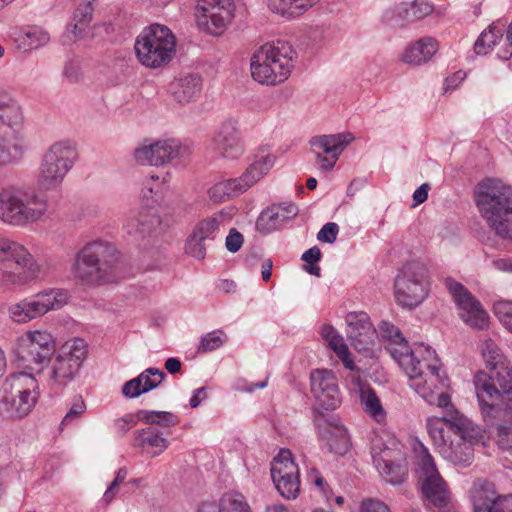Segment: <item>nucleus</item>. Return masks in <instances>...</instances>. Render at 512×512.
<instances>
[{
	"label": "nucleus",
	"mask_w": 512,
	"mask_h": 512,
	"mask_svg": "<svg viewBox=\"0 0 512 512\" xmlns=\"http://www.w3.org/2000/svg\"><path fill=\"white\" fill-rule=\"evenodd\" d=\"M429 286L427 267L419 261L407 262L395 278L396 301L402 307L415 308L427 298Z\"/></svg>",
	"instance_id": "nucleus-14"
},
{
	"label": "nucleus",
	"mask_w": 512,
	"mask_h": 512,
	"mask_svg": "<svg viewBox=\"0 0 512 512\" xmlns=\"http://www.w3.org/2000/svg\"><path fill=\"white\" fill-rule=\"evenodd\" d=\"M308 478L316 487L320 489L327 500H329L330 490L325 478L320 474V472L317 469L312 468L309 471Z\"/></svg>",
	"instance_id": "nucleus-60"
},
{
	"label": "nucleus",
	"mask_w": 512,
	"mask_h": 512,
	"mask_svg": "<svg viewBox=\"0 0 512 512\" xmlns=\"http://www.w3.org/2000/svg\"><path fill=\"white\" fill-rule=\"evenodd\" d=\"M297 57L293 47L277 41L261 46L251 58V74L261 84L277 85L290 75Z\"/></svg>",
	"instance_id": "nucleus-7"
},
{
	"label": "nucleus",
	"mask_w": 512,
	"mask_h": 512,
	"mask_svg": "<svg viewBox=\"0 0 512 512\" xmlns=\"http://www.w3.org/2000/svg\"><path fill=\"white\" fill-rule=\"evenodd\" d=\"M226 219L227 216L223 211L216 212L197 222L192 232L203 241H213L219 235L220 227L224 225Z\"/></svg>",
	"instance_id": "nucleus-39"
},
{
	"label": "nucleus",
	"mask_w": 512,
	"mask_h": 512,
	"mask_svg": "<svg viewBox=\"0 0 512 512\" xmlns=\"http://www.w3.org/2000/svg\"><path fill=\"white\" fill-rule=\"evenodd\" d=\"M329 347L335 352L337 357L341 360L342 364H348V358L351 357L349 349L344 342L343 337L337 334L332 340L328 342Z\"/></svg>",
	"instance_id": "nucleus-58"
},
{
	"label": "nucleus",
	"mask_w": 512,
	"mask_h": 512,
	"mask_svg": "<svg viewBox=\"0 0 512 512\" xmlns=\"http://www.w3.org/2000/svg\"><path fill=\"white\" fill-rule=\"evenodd\" d=\"M361 512H390V510L385 503L370 499L362 502Z\"/></svg>",
	"instance_id": "nucleus-63"
},
{
	"label": "nucleus",
	"mask_w": 512,
	"mask_h": 512,
	"mask_svg": "<svg viewBox=\"0 0 512 512\" xmlns=\"http://www.w3.org/2000/svg\"><path fill=\"white\" fill-rule=\"evenodd\" d=\"M22 155L21 148L4 138H0V166H5L19 159Z\"/></svg>",
	"instance_id": "nucleus-55"
},
{
	"label": "nucleus",
	"mask_w": 512,
	"mask_h": 512,
	"mask_svg": "<svg viewBox=\"0 0 512 512\" xmlns=\"http://www.w3.org/2000/svg\"><path fill=\"white\" fill-rule=\"evenodd\" d=\"M493 312L505 329L512 334V301L499 300L495 302Z\"/></svg>",
	"instance_id": "nucleus-54"
},
{
	"label": "nucleus",
	"mask_w": 512,
	"mask_h": 512,
	"mask_svg": "<svg viewBox=\"0 0 512 512\" xmlns=\"http://www.w3.org/2000/svg\"><path fill=\"white\" fill-rule=\"evenodd\" d=\"M245 192L246 191L237 177L214 184L208 190V196L214 203H221L228 198L239 196Z\"/></svg>",
	"instance_id": "nucleus-40"
},
{
	"label": "nucleus",
	"mask_w": 512,
	"mask_h": 512,
	"mask_svg": "<svg viewBox=\"0 0 512 512\" xmlns=\"http://www.w3.org/2000/svg\"><path fill=\"white\" fill-rule=\"evenodd\" d=\"M227 336L221 330L211 331L203 335L197 348L198 353H207L220 348L226 341Z\"/></svg>",
	"instance_id": "nucleus-53"
},
{
	"label": "nucleus",
	"mask_w": 512,
	"mask_h": 512,
	"mask_svg": "<svg viewBox=\"0 0 512 512\" xmlns=\"http://www.w3.org/2000/svg\"><path fill=\"white\" fill-rule=\"evenodd\" d=\"M234 10L233 0H197V25L207 33L218 35L231 23Z\"/></svg>",
	"instance_id": "nucleus-17"
},
{
	"label": "nucleus",
	"mask_w": 512,
	"mask_h": 512,
	"mask_svg": "<svg viewBox=\"0 0 512 512\" xmlns=\"http://www.w3.org/2000/svg\"><path fill=\"white\" fill-rule=\"evenodd\" d=\"M319 0H269L268 7L273 13L286 18H295L303 15Z\"/></svg>",
	"instance_id": "nucleus-38"
},
{
	"label": "nucleus",
	"mask_w": 512,
	"mask_h": 512,
	"mask_svg": "<svg viewBox=\"0 0 512 512\" xmlns=\"http://www.w3.org/2000/svg\"><path fill=\"white\" fill-rule=\"evenodd\" d=\"M377 334L399 366L428 352V345L423 343L415 344L411 348L400 329L389 321L383 320L379 323Z\"/></svg>",
	"instance_id": "nucleus-19"
},
{
	"label": "nucleus",
	"mask_w": 512,
	"mask_h": 512,
	"mask_svg": "<svg viewBox=\"0 0 512 512\" xmlns=\"http://www.w3.org/2000/svg\"><path fill=\"white\" fill-rule=\"evenodd\" d=\"M71 273L83 285L107 283L120 276V259L117 248L110 242L95 240L86 243L75 255Z\"/></svg>",
	"instance_id": "nucleus-2"
},
{
	"label": "nucleus",
	"mask_w": 512,
	"mask_h": 512,
	"mask_svg": "<svg viewBox=\"0 0 512 512\" xmlns=\"http://www.w3.org/2000/svg\"><path fill=\"white\" fill-rule=\"evenodd\" d=\"M206 247V241L194 236V233L191 232L185 244V252L197 260H203L206 255Z\"/></svg>",
	"instance_id": "nucleus-56"
},
{
	"label": "nucleus",
	"mask_w": 512,
	"mask_h": 512,
	"mask_svg": "<svg viewBox=\"0 0 512 512\" xmlns=\"http://www.w3.org/2000/svg\"><path fill=\"white\" fill-rule=\"evenodd\" d=\"M77 159L76 148L66 141L55 142L43 155L37 185L42 191L58 190Z\"/></svg>",
	"instance_id": "nucleus-10"
},
{
	"label": "nucleus",
	"mask_w": 512,
	"mask_h": 512,
	"mask_svg": "<svg viewBox=\"0 0 512 512\" xmlns=\"http://www.w3.org/2000/svg\"><path fill=\"white\" fill-rule=\"evenodd\" d=\"M473 382L478 401L480 390H486L491 393L494 390L497 393V397L492 396L490 399H486L487 405L505 406L506 404L500 403L504 397L512 402V368L509 362L491 369L490 374L484 371L477 372Z\"/></svg>",
	"instance_id": "nucleus-18"
},
{
	"label": "nucleus",
	"mask_w": 512,
	"mask_h": 512,
	"mask_svg": "<svg viewBox=\"0 0 512 512\" xmlns=\"http://www.w3.org/2000/svg\"><path fill=\"white\" fill-rule=\"evenodd\" d=\"M23 112L20 105L6 94L0 95V120L12 127L17 128L23 123Z\"/></svg>",
	"instance_id": "nucleus-42"
},
{
	"label": "nucleus",
	"mask_w": 512,
	"mask_h": 512,
	"mask_svg": "<svg viewBox=\"0 0 512 512\" xmlns=\"http://www.w3.org/2000/svg\"><path fill=\"white\" fill-rule=\"evenodd\" d=\"M475 202L490 229L512 240V187L499 180H485L475 192Z\"/></svg>",
	"instance_id": "nucleus-4"
},
{
	"label": "nucleus",
	"mask_w": 512,
	"mask_h": 512,
	"mask_svg": "<svg viewBox=\"0 0 512 512\" xmlns=\"http://www.w3.org/2000/svg\"><path fill=\"white\" fill-rule=\"evenodd\" d=\"M438 50V42L432 37H423L407 46L401 60L412 65L428 62Z\"/></svg>",
	"instance_id": "nucleus-34"
},
{
	"label": "nucleus",
	"mask_w": 512,
	"mask_h": 512,
	"mask_svg": "<svg viewBox=\"0 0 512 512\" xmlns=\"http://www.w3.org/2000/svg\"><path fill=\"white\" fill-rule=\"evenodd\" d=\"M310 391L316 403L325 410H335L341 404L337 379L330 370L317 369L311 372Z\"/></svg>",
	"instance_id": "nucleus-25"
},
{
	"label": "nucleus",
	"mask_w": 512,
	"mask_h": 512,
	"mask_svg": "<svg viewBox=\"0 0 512 512\" xmlns=\"http://www.w3.org/2000/svg\"><path fill=\"white\" fill-rule=\"evenodd\" d=\"M320 438L328 446L329 451L338 455H344L350 448V438L347 429L335 420H327L318 426Z\"/></svg>",
	"instance_id": "nucleus-32"
},
{
	"label": "nucleus",
	"mask_w": 512,
	"mask_h": 512,
	"mask_svg": "<svg viewBox=\"0 0 512 512\" xmlns=\"http://www.w3.org/2000/svg\"><path fill=\"white\" fill-rule=\"evenodd\" d=\"M4 396L0 401V416L17 420L30 414L40 396L37 379L30 373L10 375L3 383Z\"/></svg>",
	"instance_id": "nucleus-8"
},
{
	"label": "nucleus",
	"mask_w": 512,
	"mask_h": 512,
	"mask_svg": "<svg viewBox=\"0 0 512 512\" xmlns=\"http://www.w3.org/2000/svg\"><path fill=\"white\" fill-rule=\"evenodd\" d=\"M359 396L364 411L378 423L383 422L386 418V413L375 391L369 387L360 392Z\"/></svg>",
	"instance_id": "nucleus-46"
},
{
	"label": "nucleus",
	"mask_w": 512,
	"mask_h": 512,
	"mask_svg": "<svg viewBox=\"0 0 512 512\" xmlns=\"http://www.w3.org/2000/svg\"><path fill=\"white\" fill-rule=\"evenodd\" d=\"M299 468L292 458L289 450L282 449L271 462V478L273 482H280L284 476H292L298 473Z\"/></svg>",
	"instance_id": "nucleus-41"
},
{
	"label": "nucleus",
	"mask_w": 512,
	"mask_h": 512,
	"mask_svg": "<svg viewBox=\"0 0 512 512\" xmlns=\"http://www.w3.org/2000/svg\"><path fill=\"white\" fill-rule=\"evenodd\" d=\"M481 353L490 370L509 362L502 349L490 338L483 340Z\"/></svg>",
	"instance_id": "nucleus-48"
},
{
	"label": "nucleus",
	"mask_w": 512,
	"mask_h": 512,
	"mask_svg": "<svg viewBox=\"0 0 512 512\" xmlns=\"http://www.w3.org/2000/svg\"><path fill=\"white\" fill-rule=\"evenodd\" d=\"M56 351V341L46 330L27 331L17 337L12 353L26 368L43 373Z\"/></svg>",
	"instance_id": "nucleus-12"
},
{
	"label": "nucleus",
	"mask_w": 512,
	"mask_h": 512,
	"mask_svg": "<svg viewBox=\"0 0 512 512\" xmlns=\"http://www.w3.org/2000/svg\"><path fill=\"white\" fill-rule=\"evenodd\" d=\"M137 418L151 426L159 425L161 427H172L179 423V417L168 411L140 410Z\"/></svg>",
	"instance_id": "nucleus-45"
},
{
	"label": "nucleus",
	"mask_w": 512,
	"mask_h": 512,
	"mask_svg": "<svg viewBox=\"0 0 512 512\" xmlns=\"http://www.w3.org/2000/svg\"><path fill=\"white\" fill-rule=\"evenodd\" d=\"M47 275L46 265L38 261L19 241L0 237V283L20 286Z\"/></svg>",
	"instance_id": "nucleus-6"
},
{
	"label": "nucleus",
	"mask_w": 512,
	"mask_h": 512,
	"mask_svg": "<svg viewBox=\"0 0 512 512\" xmlns=\"http://www.w3.org/2000/svg\"><path fill=\"white\" fill-rule=\"evenodd\" d=\"M445 284L459 309L461 319L471 327L483 329L488 323V315L480 302L461 283L448 278Z\"/></svg>",
	"instance_id": "nucleus-21"
},
{
	"label": "nucleus",
	"mask_w": 512,
	"mask_h": 512,
	"mask_svg": "<svg viewBox=\"0 0 512 512\" xmlns=\"http://www.w3.org/2000/svg\"><path fill=\"white\" fill-rule=\"evenodd\" d=\"M339 227L334 222L326 223L318 232L317 239L321 242L332 244L336 241Z\"/></svg>",
	"instance_id": "nucleus-59"
},
{
	"label": "nucleus",
	"mask_w": 512,
	"mask_h": 512,
	"mask_svg": "<svg viewBox=\"0 0 512 512\" xmlns=\"http://www.w3.org/2000/svg\"><path fill=\"white\" fill-rule=\"evenodd\" d=\"M136 444L141 448H154L151 456L155 457L163 453L169 446V441L163 433L154 426H148L137 430Z\"/></svg>",
	"instance_id": "nucleus-37"
},
{
	"label": "nucleus",
	"mask_w": 512,
	"mask_h": 512,
	"mask_svg": "<svg viewBox=\"0 0 512 512\" xmlns=\"http://www.w3.org/2000/svg\"><path fill=\"white\" fill-rule=\"evenodd\" d=\"M434 5L427 0H415L411 3H401L385 11L383 20L390 26L404 25L430 15Z\"/></svg>",
	"instance_id": "nucleus-27"
},
{
	"label": "nucleus",
	"mask_w": 512,
	"mask_h": 512,
	"mask_svg": "<svg viewBox=\"0 0 512 512\" xmlns=\"http://www.w3.org/2000/svg\"><path fill=\"white\" fill-rule=\"evenodd\" d=\"M348 364H343L347 373L345 374V381L353 392L360 393L369 388L363 370L356 366L353 359L348 358Z\"/></svg>",
	"instance_id": "nucleus-50"
},
{
	"label": "nucleus",
	"mask_w": 512,
	"mask_h": 512,
	"mask_svg": "<svg viewBox=\"0 0 512 512\" xmlns=\"http://www.w3.org/2000/svg\"><path fill=\"white\" fill-rule=\"evenodd\" d=\"M85 410H86V405H85L83 399L81 397L75 399V401L72 403L70 409L64 416V418L60 424V427L62 428L63 426L69 425V424L75 422L76 420H78L81 417V415L85 412Z\"/></svg>",
	"instance_id": "nucleus-57"
},
{
	"label": "nucleus",
	"mask_w": 512,
	"mask_h": 512,
	"mask_svg": "<svg viewBox=\"0 0 512 512\" xmlns=\"http://www.w3.org/2000/svg\"><path fill=\"white\" fill-rule=\"evenodd\" d=\"M473 512H512V496L500 495L492 482L477 479L470 489Z\"/></svg>",
	"instance_id": "nucleus-22"
},
{
	"label": "nucleus",
	"mask_w": 512,
	"mask_h": 512,
	"mask_svg": "<svg viewBox=\"0 0 512 512\" xmlns=\"http://www.w3.org/2000/svg\"><path fill=\"white\" fill-rule=\"evenodd\" d=\"M421 489L429 503L440 509L447 507L450 496L447 485L441 476L423 479Z\"/></svg>",
	"instance_id": "nucleus-36"
},
{
	"label": "nucleus",
	"mask_w": 512,
	"mask_h": 512,
	"mask_svg": "<svg viewBox=\"0 0 512 512\" xmlns=\"http://www.w3.org/2000/svg\"><path fill=\"white\" fill-rule=\"evenodd\" d=\"M201 88L202 79L195 73L182 75L170 85L174 100L181 104L196 100L200 95Z\"/></svg>",
	"instance_id": "nucleus-33"
},
{
	"label": "nucleus",
	"mask_w": 512,
	"mask_h": 512,
	"mask_svg": "<svg viewBox=\"0 0 512 512\" xmlns=\"http://www.w3.org/2000/svg\"><path fill=\"white\" fill-rule=\"evenodd\" d=\"M347 338L351 346L359 352L368 351L374 345L377 330L364 313H350L347 318Z\"/></svg>",
	"instance_id": "nucleus-26"
},
{
	"label": "nucleus",
	"mask_w": 512,
	"mask_h": 512,
	"mask_svg": "<svg viewBox=\"0 0 512 512\" xmlns=\"http://www.w3.org/2000/svg\"><path fill=\"white\" fill-rule=\"evenodd\" d=\"M85 358L86 347L83 340L67 342L40 375L45 377L51 389H63L74 381Z\"/></svg>",
	"instance_id": "nucleus-13"
},
{
	"label": "nucleus",
	"mask_w": 512,
	"mask_h": 512,
	"mask_svg": "<svg viewBox=\"0 0 512 512\" xmlns=\"http://www.w3.org/2000/svg\"><path fill=\"white\" fill-rule=\"evenodd\" d=\"M181 143L175 138L155 141L146 139L134 150V159L140 165L164 166L180 156Z\"/></svg>",
	"instance_id": "nucleus-20"
},
{
	"label": "nucleus",
	"mask_w": 512,
	"mask_h": 512,
	"mask_svg": "<svg viewBox=\"0 0 512 512\" xmlns=\"http://www.w3.org/2000/svg\"><path fill=\"white\" fill-rule=\"evenodd\" d=\"M93 11V5L89 3H82L75 10L72 22L69 24V27H72L71 32L76 38H81L83 36V32L89 26L92 20Z\"/></svg>",
	"instance_id": "nucleus-47"
},
{
	"label": "nucleus",
	"mask_w": 512,
	"mask_h": 512,
	"mask_svg": "<svg viewBox=\"0 0 512 512\" xmlns=\"http://www.w3.org/2000/svg\"><path fill=\"white\" fill-rule=\"evenodd\" d=\"M480 391V412L497 445L502 450L512 449V409L508 405H487L486 399H490L492 396L497 397V393L494 390H492V394L486 390Z\"/></svg>",
	"instance_id": "nucleus-16"
},
{
	"label": "nucleus",
	"mask_w": 512,
	"mask_h": 512,
	"mask_svg": "<svg viewBox=\"0 0 512 512\" xmlns=\"http://www.w3.org/2000/svg\"><path fill=\"white\" fill-rule=\"evenodd\" d=\"M175 47V36L168 27L160 24L144 28L134 45L139 62L150 68L168 63L175 54Z\"/></svg>",
	"instance_id": "nucleus-9"
},
{
	"label": "nucleus",
	"mask_w": 512,
	"mask_h": 512,
	"mask_svg": "<svg viewBox=\"0 0 512 512\" xmlns=\"http://www.w3.org/2000/svg\"><path fill=\"white\" fill-rule=\"evenodd\" d=\"M48 198L15 186L0 190V220L13 227H27L49 216Z\"/></svg>",
	"instance_id": "nucleus-5"
},
{
	"label": "nucleus",
	"mask_w": 512,
	"mask_h": 512,
	"mask_svg": "<svg viewBox=\"0 0 512 512\" xmlns=\"http://www.w3.org/2000/svg\"><path fill=\"white\" fill-rule=\"evenodd\" d=\"M136 425V420L131 415L124 416L115 421V427L120 434L126 433Z\"/></svg>",
	"instance_id": "nucleus-64"
},
{
	"label": "nucleus",
	"mask_w": 512,
	"mask_h": 512,
	"mask_svg": "<svg viewBox=\"0 0 512 512\" xmlns=\"http://www.w3.org/2000/svg\"><path fill=\"white\" fill-rule=\"evenodd\" d=\"M276 157L268 146H260L253 154L251 162L238 177L245 191L265 177L274 166Z\"/></svg>",
	"instance_id": "nucleus-28"
},
{
	"label": "nucleus",
	"mask_w": 512,
	"mask_h": 512,
	"mask_svg": "<svg viewBox=\"0 0 512 512\" xmlns=\"http://www.w3.org/2000/svg\"><path fill=\"white\" fill-rule=\"evenodd\" d=\"M400 367L409 377V386L427 403L444 408V413L454 407L445 392L449 380L444 373L441 374L440 361L430 346L428 352Z\"/></svg>",
	"instance_id": "nucleus-3"
},
{
	"label": "nucleus",
	"mask_w": 512,
	"mask_h": 512,
	"mask_svg": "<svg viewBox=\"0 0 512 512\" xmlns=\"http://www.w3.org/2000/svg\"><path fill=\"white\" fill-rule=\"evenodd\" d=\"M226 248L229 252L235 253L239 251L243 244V236L236 229H231L226 237Z\"/></svg>",
	"instance_id": "nucleus-61"
},
{
	"label": "nucleus",
	"mask_w": 512,
	"mask_h": 512,
	"mask_svg": "<svg viewBox=\"0 0 512 512\" xmlns=\"http://www.w3.org/2000/svg\"><path fill=\"white\" fill-rule=\"evenodd\" d=\"M63 76L70 82H76L81 76L80 66L77 62L69 60L65 63Z\"/></svg>",
	"instance_id": "nucleus-62"
},
{
	"label": "nucleus",
	"mask_w": 512,
	"mask_h": 512,
	"mask_svg": "<svg viewBox=\"0 0 512 512\" xmlns=\"http://www.w3.org/2000/svg\"><path fill=\"white\" fill-rule=\"evenodd\" d=\"M351 133L321 135L311 138V150L316 156L317 164L322 170H330L336 164L340 154L351 143Z\"/></svg>",
	"instance_id": "nucleus-24"
},
{
	"label": "nucleus",
	"mask_w": 512,
	"mask_h": 512,
	"mask_svg": "<svg viewBox=\"0 0 512 512\" xmlns=\"http://www.w3.org/2000/svg\"><path fill=\"white\" fill-rule=\"evenodd\" d=\"M166 377L164 371L158 368H147L137 377L124 383L122 393L127 398H137L158 387Z\"/></svg>",
	"instance_id": "nucleus-31"
},
{
	"label": "nucleus",
	"mask_w": 512,
	"mask_h": 512,
	"mask_svg": "<svg viewBox=\"0 0 512 512\" xmlns=\"http://www.w3.org/2000/svg\"><path fill=\"white\" fill-rule=\"evenodd\" d=\"M426 426L435 449L445 460L463 467L472 463L479 430L471 420L451 407L443 417L429 418Z\"/></svg>",
	"instance_id": "nucleus-1"
},
{
	"label": "nucleus",
	"mask_w": 512,
	"mask_h": 512,
	"mask_svg": "<svg viewBox=\"0 0 512 512\" xmlns=\"http://www.w3.org/2000/svg\"><path fill=\"white\" fill-rule=\"evenodd\" d=\"M161 223L158 211L153 206L143 207L129 215L124 225L126 232L134 237H144Z\"/></svg>",
	"instance_id": "nucleus-30"
},
{
	"label": "nucleus",
	"mask_w": 512,
	"mask_h": 512,
	"mask_svg": "<svg viewBox=\"0 0 512 512\" xmlns=\"http://www.w3.org/2000/svg\"><path fill=\"white\" fill-rule=\"evenodd\" d=\"M503 33L494 24H491L477 38L474 44V51L478 55H486L502 38Z\"/></svg>",
	"instance_id": "nucleus-49"
},
{
	"label": "nucleus",
	"mask_w": 512,
	"mask_h": 512,
	"mask_svg": "<svg viewBox=\"0 0 512 512\" xmlns=\"http://www.w3.org/2000/svg\"><path fill=\"white\" fill-rule=\"evenodd\" d=\"M210 148L223 159L236 160L240 158L245 152V144L238 122L234 119L224 121L215 132Z\"/></svg>",
	"instance_id": "nucleus-23"
},
{
	"label": "nucleus",
	"mask_w": 512,
	"mask_h": 512,
	"mask_svg": "<svg viewBox=\"0 0 512 512\" xmlns=\"http://www.w3.org/2000/svg\"><path fill=\"white\" fill-rule=\"evenodd\" d=\"M199 512H252L245 497L240 493H226L216 505L212 502L203 503Z\"/></svg>",
	"instance_id": "nucleus-35"
},
{
	"label": "nucleus",
	"mask_w": 512,
	"mask_h": 512,
	"mask_svg": "<svg viewBox=\"0 0 512 512\" xmlns=\"http://www.w3.org/2000/svg\"><path fill=\"white\" fill-rule=\"evenodd\" d=\"M416 451L417 464L420 470V480L422 481L423 479H430L440 476L436 468L434 459L432 458L428 449L424 445L420 444L419 450Z\"/></svg>",
	"instance_id": "nucleus-51"
},
{
	"label": "nucleus",
	"mask_w": 512,
	"mask_h": 512,
	"mask_svg": "<svg viewBox=\"0 0 512 512\" xmlns=\"http://www.w3.org/2000/svg\"><path fill=\"white\" fill-rule=\"evenodd\" d=\"M167 176L168 174L160 177L159 175L151 174L145 177L142 181L141 196L146 201L158 203L162 199V195L167 189Z\"/></svg>",
	"instance_id": "nucleus-43"
},
{
	"label": "nucleus",
	"mask_w": 512,
	"mask_h": 512,
	"mask_svg": "<svg viewBox=\"0 0 512 512\" xmlns=\"http://www.w3.org/2000/svg\"><path fill=\"white\" fill-rule=\"evenodd\" d=\"M69 300L66 290L59 288L43 289L31 296L10 303L7 316L14 324H26L43 317L51 311L61 309Z\"/></svg>",
	"instance_id": "nucleus-11"
},
{
	"label": "nucleus",
	"mask_w": 512,
	"mask_h": 512,
	"mask_svg": "<svg viewBox=\"0 0 512 512\" xmlns=\"http://www.w3.org/2000/svg\"><path fill=\"white\" fill-rule=\"evenodd\" d=\"M280 482H273L280 495L287 499H295L300 491L299 472L294 475L284 476Z\"/></svg>",
	"instance_id": "nucleus-52"
},
{
	"label": "nucleus",
	"mask_w": 512,
	"mask_h": 512,
	"mask_svg": "<svg viewBox=\"0 0 512 512\" xmlns=\"http://www.w3.org/2000/svg\"><path fill=\"white\" fill-rule=\"evenodd\" d=\"M298 211V207L292 202L271 205L258 216L256 228L261 233H271L294 218Z\"/></svg>",
	"instance_id": "nucleus-29"
},
{
	"label": "nucleus",
	"mask_w": 512,
	"mask_h": 512,
	"mask_svg": "<svg viewBox=\"0 0 512 512\" xmlns=\"http://www.w3.org/2000/svg\"><path fill=\"white\" fill-rule=\"evenodd\" d=\"M18 40L30 49H38L48 44L50 35L40 26H28L19 32Z\"/></svg>",
	"instance_id": "nucleus-44"
},
{
	"label": "nucleus",
	"mask_w": 512,
	"mask_h": 512,
	"mask_svg": "<svg viewBox=\"0 0 512 512\" xmlns=\"http://www.w3.org/2000/svg\"><path fill=\"white\" fill-rule=\"evenodd\" d=\"M371 455L380 476L392 485H398L404 481L407 475V467L404 464L405 455L396 441L389 444L375 439L371 446Z\"/></svg>",
	"instance_id": "nucleus-15"
}]
</instances>
